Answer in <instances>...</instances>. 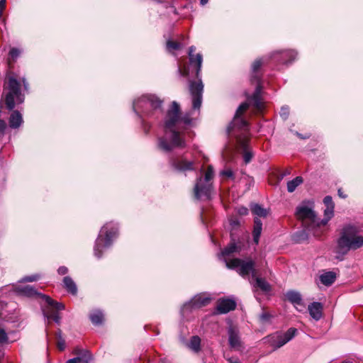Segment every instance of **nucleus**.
I'll return each instance as SVG.
<instances>
[{"label": "nucleus", "instance_id": "44", "mask_svg": "<svg viewBox=\"0 0 363 363\" xmlns=\"http://www.w3.org/2000/svg\"><path fill=\"white\" fill-rule=\"evenodd\" d=\"M220 175L222 176H225L228 178H230L232 179H235V177H234V173L233 172L228 169H225V170H223L220 172Z\"/></svg>", "mask_w": 363, "mask_h": 363}, {"label": "nucleus", "instance_id": "26", "mask_svg": "<svg viewBox=\"0 0 363 363\" xmlns=\"http://www.w3.org/2000/svg\"><path fill=\"white\" fill-rule=\"evenodd\" d=\"M333 216L334 208L326 207L324 211V218L321 219L317 217V228L327 225L328 221L333 217Z\"/></svg>", "mask_w": 363, "mask_h": 363}, {"label": "nucleus", "instance_id": "43", "mask_svg": "<svg viewBox=\"0 0 363 363\" xmlns=\"http://www.w3.org/2000/svg\"><path fill=\"white\" fill-rule=\"evenodd\" d=\"M8 342V335L6 331L0 328V342L6 343Z\"/></svg>", "mask_w": 363, "mask_h": 363}, {"label": "nucleus", "instance_id": "48", "mask_svg": "<svg viewBox=\"0 0 363 363\" xmlns=\"http://www.w3.org/2000/svg\"><path fill=\"white\" fill-rule=\"evenodd\" d=\"M178 71L181 74V75L184 77H188L190 74V68L189 67H184L183 69L181 68L178 69Z\"/></svg>", "mask_w": 363, "mask_h": 363}, {"label": "nucleus", "instance_id": "54", "mask_svg": "<svg viewBox=\"0 0 363 363\" xmlns=\"http://www.w3.org/2000/svg\"><path fill=\"white\" fill-rule=\"evenodd\" d=\"M5 0H1L0 1V17L2 15V11L4 10L5 7Z\"/></svg>", "mask_w": 363, "mask_h": 363}, {"label": "nucleus", "instance_id": "46", "mask_svg": "<svg viewBox=\"0 0 363 363\" xmlns=\"http://www.w3.org/2000/svg\"><path fill=\"white\" fill-rule=\"evenodd\" d=\"M6 306V303L0 298V319L4 318V310Z\"/></svg>", "mask_w": 363, "mask_h": 363}, {"label": "nucleus", "instance_id": "21", "mask_svg": "<svg viewBox=\"0 0 363 363\" xmlns=\"http://www.w3.org/2000/svg\"><path fill=\"white\" fill-rule=\"evenodd\" d=\"M263 63H264L263 59L260 58V59H257V60H255V62L252 65V75L251 77V82L252 83H255L256 86H258V84L259 86H262L261 83H260L259 75L257 74V71L259 69V68L261 67V66L262 65Z\"/></svg>", "mask_w": 363, "mask_h": 363}, {"label": "nucleus", "instance_id": "29", "mask_svg": "<svg viewBox=\"0 0 363 363\" xmlns=\"http://www.w3.org/2000/svg\"><path fill=\"white\" fill-rule=\"evenodd\" d=\"M250 210L252 211V213L256 217H262L266 218L268 214V211L263 208L261 205L258 203H252L250 206Z\"/></svg>", "mask_w": 363, "mask_h": 363}, {"label": "nucleus", "instance_id": "5", "mask_svg": "<svg viewBox=\"0 0 363 363\" xmlns=\"http://www.w3.org/2000/svg\"><path fill=\"white\" fill-rule=\"evenodd\" d=\"M118 233V225L113 222L107 223L100 230L96 239L94 254L98 259L103 256L104 251L109 249Z\"/></svg>", "mask_w": 363, "mask_h": 363}, {"label": "nucleus", "instance_id": "45", "mask_svg": "<svg viewBox=\"0 0 363 363\" xmlns=\"http://www.w3.org/2000/svg\"><path fill=\"white\" fill-rule=\"evenodd\" d=\"M6 128V123L4 120L0 119V136L4 135Z\"/></svg>", "mask_w": 363, "mask_h": 363}, {"label": "nucleus", "instance_id": "51", "mask_svg": "<svg viewBox=\"0 0 363 363\" xmlns=\"http://www.w3.org/2000/svg\"><path fill=\"white\" fill-rule=\"evenodd\" d=\"M295 134L301 139H303V140H306V139H308L310 138L311 137V134L310 133H307L306 135H303L301 133H299L298 132H296Z\"/></svg>", "mask_w": 363, "mask_h": 363}, {"label": "nucleus", "instance_id": "57", "mask_svg": "<svg viewBox=\"0 0 363 363\" xmlns=\"http://www.w3.org/2000/svg\"><path fill=\"white\" fill-rule=\"evenodd\" d=\"M23 86H24L25 90L27 91L28 89V83L26 82V80L25 79H23Z\"/></svg>", "mask_w": 363, "mask_h": 363}, {"label": "nucleus", "instance_id": "14", "mask_svg": "<svg viewBox=\"0 0 363 363\" xmlns=\"http://www.w3.org/2000/svg\"><path fill=\"white\" fill-rule=\"evenodd\" d=\"M212 190V183L203 181V178L200 177L197 179L194 188V197L197 200L210 199Z\"/></svg>", "mask_w": 363, "mask_h": 363}, {"label": "nucleus", "instance_id": "40", "mask_svg": "<svg viewBox=\"0 0 363 363\" xmlns=\"http://www.w3.org/2000/svg\"><path fill=\"white\" fill-rule=\"evenodd\" d=\"M21 50L18 48H13L10 50L9 55L13 60H16L21 55Z\"/></svg>", "mask_w": 363, "mask_h": 363}, {"label": "nucleus", "instance_id": "24", "mask_svg": "<svg viewBox=\"0 0 363 363\" xmlns=\"http://www.w3.org/2000/svg\"><path fill=\"white\" fill-rule=\"evenodd\" d=\"M63 287L66 291L72 295H77V286L76 283L74 281L72 277L69 276L65 277L62 280Z\"/></svg>", "mask_w": 363, "mask_h": 363}, {"label": "nucleus", "instance_id": "52", "mask_svg": "<svg viewBox=\"0 0 363 363\" xmlns=\"http://www.w3.org/2000/svg\"><path fill=\"white\" fill-rule=\"evenodd\" d=\"M228 363H241L238 358L229 357L227 359Z\"/></svg>", "mask_w": 363, "mask_h": 363}, {"label": "nucleus", "instance_id": "17", "mask_svg": "<svg viewBox=\"0 0 363 363\" xmlns=\"http://www.w3.org/2000/svg\"><path fill=\"white\" fill-rule=\"evenodd\" d=\"M285 296L287 300L291 303L298 311V306L305 307L301 294L298 291L289 290L286 293ZM299 311H301V310H299Z\"/></svg>", "mask_w": 363, "mask_h": 363}, {"label": "nucleus", "instance_id": "58", "mask_svg": "<svg viewBox=\"0 0 363 363\" xmlns=\"http://www.w3.org/2000/svg\"><path fill=\"white\" fill-rule=\"evenodd\" d=\"M57 337L58 340H60L61 338H62V330L60 329H59L58 331L57 332Z\"/></svg>", "mask_w": 363, "mask_h": 363}, {"label": "nucleus", "instance_id": "35", "mask_svg": "<svg viewBox=\"0 0 363 363\" xmlns=\"http://www.w3.org/2000/svg\"><path fill=\"white\" fill-rule=\"evenodd\" d=\"M22 115H11L9 118V126L11 128H18L23 123Z\"/></svg>", "mask_w": 363, "mask_h": 363}, {"label": "nucleus", "instance_id": "56", "mask_svg": "<svg viewBox=\"0 0 363 363\" xmlns=\"http://www.w3.org/2000/svg\"><path fill=\"white\" fill-rule=\"evenodd\" d=\"M337 193L338 196L341 198L345 199L347 197V196L342 192L341 189H338Z\"/></svg>", "mask_w": 363, "mask_h": 363}, {"label": "nucleus", "instance_id": "42", "mask_svg": "<svg viewBox=\"0 0 363 363\" xmlns=\"http://www.w3.org/2000/svg\"><path fill=\"white\" fill-rule=\"evenodd\" d=\"M323 203L328 208H335V204L333 201V198L330 196H325V198L323 199Z\"/></svg>", "mask_w": 363, "mask_h": 363}, {"label": "nucleus", "instance_id": "7", "mask_svg": "<svg viewBox=\"0 0 363 363\" xmlns=\"http://www.w3.org/2000/svg\"><path fill=\"white\" fill-rule=\"evenodd\" d=\"M313 208V201H303L296 208V218L301 220L303 227L307 228L308 231L317 228V215Z\"/></svg>", "mask_w": 363, "mask_h": 363}, {"label": "nucleus", "instance_id": "11", "mask_svg": "<svg viewBox=\"0 0 363 363\" xmlns=\"http://www.w3.org/2000/svg\"><path fill=\"white\" fill-rule=\"evenodd\" d=\"M18 294L26 297H40L49 306H53L57 310H64L65 305L52 299L49 296L38 292L33 286L26 285L16 288Z\"/></svg>", "mask_w": 363, "mask_h": 363}, {"label": "nucleus", "instance_id": "2", "mask_svg": "<svg viewBox=\"0 0 363 363\" xmlns=\"http://www.w3.org/2000/svg\"><path fill=\"white\" fill-rule=\"evenodd\" d=\"M244 116L234 115L226 133L229 137L235 139L237 147L243 150V160L247 164L252 158V153L249 151L250 124Z\"/></svg>", "mask_w": 363, "mask_h": 363}, {"label": "nucleus", "instance_id": "3", "mask_svg": "<svg viewBox=\"0 0 363 363\" xmlns=\"http://www.w3.org/2000/svg\"><path fill=\"white\" fill-rule=\"evenodd\" d=\"M195 50L194 46H191L189 49L190 66L191 67H194L195 77L197 79L196 81H189V91L192 96L193 108L196 111H199L201 106L203 84L200 76L203 57L200 53L194 55Z\"/></svg>", "mask_w": 363, "mask_h": 363}, {"label": "nucleus", "instance_id": "53", "mask_svg": "<svg viewBox=\"0 0 363 363\" xmlns=\"http://www.w3.org/2000/svg\"><path fill=\"white\" fill-rule=\"evenodd\" d=\"M230 223L232 226H239L240 220L238 219H232L230 220Z\"/></svg>", "mask_w": 363, "mask_h": 363}, {"label": "nucleus", "instance_id": "12", "mask_svg": "<svg viewBox=\"0 0 363 363\" xmlns=\"http://www.w3.org/2000/svg\"><path fill=\"white\" fill-rule=\"evenodd\" d=\"M262 89V86L258 84L253 95L248 98L246 101L240 104L235 113H243L249 108L250 106H253L257 110H262L264 105L261 99Z\"/></svg>", "mask_w": 363, "mask_h": 363}, {"label": "nucleus", "instance_id": "59", "mask_svg": "<svg viewBox=\"0 0 363 363\" xmlns=\"http://www.w3.org/2000/svg\"><path fill=\"white\" fill-rule=\"evenodd\" d=\"M77 359H74V358L68 359L66 363H77Z\"/></svg>", "mask_w": 363, "mask_h": 363}, {"label": "nucleus", "instance_id": "33", "mask_svg": "<svg viewBox=\"0 0 363 363\" xmlns=\"http://www.w3.org/2000/svg\"><path fill=\"white\" fill-rule=\"evenodd\" d=\"M239 251V247L235 242H230L220 252L223 257L230 256L233 253Z\"/></svg>", "mask_w": 363, "mask_h": 363}, {"label": "nucleus", "instance_id": "19", "mask_svg": "<svg viewBox=\"0 0 363 363\" xmlns=\"http://www.w3.org/2000/svg\"><path fill=\"white\" fill-rule=\"evenodd\" d=\"M59 311L60 310H57L53 306H49L48 305V307L43 308L44 318L46 319L48 323L50 320H52L57 324H60L61 317L58 313Z\"/></svg>", "mask_w": 363, "mask_h": 363}, {"label": "nucleus", "instance_id": "16", "mask_svg": "<svg viewBox=\"0 0 363 363\" xmlns=\"http://www.w3.org/2000/svg\"><path fill=\"white\" fill-rule=\"evenodd\" d=\"M236 302L232 298H223L219 301L217 306V311L219 313L224 314L231 311H233L236 308Z\"/></svg>", "mask_w": 363, "mask_h": 363}, {"label": "nucleus", "instance_id": "55", "mask_svg": "<svg viewBox=\"0 0 363 363\" xmlns=\"http://www.w3.org/2000/svg\"><path fill=\"white\" fill-rule=\"evenodd\" d=\"M281 111L283 112V113L289 111V107L288 106H283L281 107Z\"/></svg>", "mask_w": 363, "mask_h": 363}, {"label": "nucleus", "instance_id": "25", "mask_svg": "<svg viewBox=\"0 0 363 363\" xmlns=\"http://www.w3.org/2000/svg\"><path fill=\"white\" fill-rule=\"evenodd\" d=\"M336 277V273L329 271L320 274L319 279L323 285L330 286L335 281Z\"/></svg>", "mask_w": 363, "mask_h": 363}, {"label": "nucleus", "instance_id": "4", "mask_svg": "<svg viewBox=\"0 0 363 363\" xmlns=\"http://www.w3.org/2000/svg\"><path fill=\"white\" fill-rule=\"evenodd\" d=\"M359 228L351 224L345 225L337 239L339 252L346 255L350 250H355L363 246V236L359 235Z\"/></svg>", "mask_w": 363, "mask_h": 363}, {"label": "nucleus", "instance_id": "6", "mask_svg": "<svg viewBox=\"0 0 363 363\" xmlns=\"http://www.w3.org/2000/svg\"><path fill=\"white\" fill-rule=\"evenodd\" d=\"M4 89V104L8 111H12L16 105L24 101V94L21 92L20 82L13 76L8 77Z\"/></svg>", "mask_w": 363, "mask_h": 363}, {"label": "nucleus", "instance_id": "32", "mask_svg": "<svg viewBox=\"0 0 363 363\" xmlns=\"http://www.w3.org/2000/svg\"><path fill=\"white\" fill-rule=\"evenodd\" d=\"M296 52L294 50H286L281 52V61L283 63L288 64L296 59Z\"/></svg>", "mask_w": 363, "mask_h": 363}, {"label": "nucleus", "instance_id": "41", "mask_svg": "<svg viewBox=\"0 0 363 363\" xmlns=\"http://www.w3.org/2000/svg\"><path fill=\"white\" fill-rule=\"evenodd\" d=\"M259 320L262 323H267L270 320L272 315L267 312H262L259 316Z\"/></svg>", "mask_w": 363, "mask_h": 363}, {"label": "nucleus", "instance_id": "30", "mask_svg": "<svg viewBox=\"0 0 363 363\" xmlns=\"http://www.w3.org/2000/svg\"><path fill=\"white\" fill-rule=\"evenodd\" d=\"M253 279L255 280V286L260 289L262 291L269 292L271 291L270 284L264 279L256 276Z\"/></svg>", "mask_w": 363, "mask_h": 363}, {"label": "nucleus", "instance_id": "22", "mask_svg": "<svg viewBox=\"0 0 363 363\" xmlns=\"http://www.w3.org/2000/svg\"><path fill=\"white\" fill-rule=\"evenodd\" d=\"M75 353L77 356L74 357V359H77V363H90L92 360V355L89 350H83L77 348Z\"/></svg>", "mask_w": 363, "mask_h": 363}, {"label": "nucleus", "instance_id": "20", "mask_svg": "<svg viewBox=\"0 0 363 363\" xmlns=\"http://www.w3.org/2000/svg\"><path fill=\"white\" fill-rule=\"evenodd\" d=\"M228 342L232 348H235L240 346L241 342L239 335V331L233 327H230L228 330Z\"/></svg>", "mask_w": 363, "mask_h": 363}, {"label": "nucleus", "instance_id": "34", "mask_svg": "<svg viewBox=\"0 0 363 363\" xmlns=\"http://www.w3.org/2000/svg\"><path fill=\"white\" fill-rule=\"evenodd\" d=\"M303 178L301 177H296L294 179L287 182V191L292 193L295 191L298 186L303 183Z\"/></svg>", "mask_w": 363, "mask_h": 363}, {"label": "nucleus", "instance_id": "60", "mask_svg": "<svg viewBox=\"0 0 363 363\" xmlns=\"http://www.w3.org/2000/svg\"><path fill=\"white\" fill-rule=\"evenodd\" d=\"M208 0H200V3L201 5H205L208 3Z\"/></svg>", "mask_w": 363, "mask_h": 363}, {"label": "nucleus", "instance_id": "8", "mask_svg": "<svg viewBox=\"0 0 363 363\" xmlns=\"http://www.w3.org/2000/svg\"><path fill=\"white\" fill-rule=\"evenodd\" d=\"M226 267L230 269H235L243 278L254 279L257 276V270L255 269V262L250 259H242L240 258H234L230 261L224 259Z\"/></svg>", "mask_w": 363, "mask_h": 363}, {"label": "nucleus", "instance_id": "49", "mask_svg": "<svg viewBox=\"0 0 363 363\" xmlns=\"http://www.w3.org/2000/svg\"><path fill=\"white\" fill-rule=\"evenodd\" d=\"M57 347L59 350L63 351L65 349V341L63 338H61L60 340H58L57 342Z\"/></svg>", "mask_w": 363, "mask_h": 363}, {"label": "nucleus", "instance_id": "1", "mask_svg": "<svg viewBox=\"0 0 363 363\" xmlns=\"http://www.w3.org/2000/svg\"><path fill=\"white\" fill-rule=\"evenodd\" d=\"M191 115H167L164 118V135L158 139V147L169 152L174 148H184V132L191 124Z\"/></svg>", "mask_w": 363, "mask_h": 363}, {"label": "nucleus", "instance_id": "38", "mask_svg": "<svg viewBox=\"0 0 363 363\" xmlns=\"http://www.w3.org/2000/svg\"><path fill=\"white\" fill-rule=\"evenodd\" d=\"M179 111H180L179 104L176 101H173L171 104V105L166 113H179Z\"/></svg>", "mask_w": 363, "mask_h": 363}, {"label": "nucleus", "instance_id": "61", "mask_svg": "<svg viewBox=\"0 0 363 363\" xmlns=\"http://www.w3.org/2000/svg\"><path fill=\"white\" fill-rule=\"evenodd\" d=\"M13 113H16V114H18L20 113L18 111H14Z\"/></svg>", "mask_w": 363, "mask_h": 363}, {"label": "nucleus", "instance_id": "36", "mask_svg": "<svg viewBox=\"0 0 363 363\" xmlns=\"http://www.w3.org/2000/svg\"><path fill=\"white\" fill-rule=\"evenodd\" d=\"M182 47L181 44L177 42H174L170 40L167 41V49L169 52L179 50Z\"/></svg>", "mask_w": 363, "mask_h": 363}, {"label": "nucleus", "instance_id": "27", "mask_svg": "<svg viewBox=\"0 0 363 363\" xmlns=\"http://www.w3.org/2000/svg\"><path fill=\"white\" fill-rule=\"evenodd\" d=\"M89 319L93 325H101L104 322L103 311L99 309H95L89 314Z\"/></svg>", "mask_w": 363, "mask_h": 363}, {"label": "nucleus", "instance_id": "10", "mask_svg": "<svg viewBox=\"0 0 363 363\" xmlns=\"http://www.w3.org/2000/svg\"><path fill=\"white\" fill-rule=\"evenodd\" d=\"M163 103L164 101L158 96L153 94H145L135 99L133 101V106L136 113L143 110L147 105L153 111H161Z\"/></svg>", "mask_w": 363, "mask_h": 363}, {"label": "nucleus", "instance_id": "47", "mask_svg": "<svg viewBox=\"0 0 363 363\" xmlns=\"http://www.w3.org/2000/svg\"><path fill=\"white\" fill-rule=\"evenodd\" d=\"M238 213L240 216H247L249 213V210L247 207L240 206L238 209Z\"/></svg>", "mask_w": 363, "mask_h": 363}, {"label": "nucleus", "instance_id": "31", "mask_svg": "<svg viewBox=\"0 0 363 363\" xmlns=\"http://www.w3.org/2000/svg\"><path fill=\"white\" fill-rule=\"evenodd\" d=\"M189 347L194 352H199L201 350V338L198 335H194L191 337Z\"/></svg>", "mask_w": 363, "mask_h": 363}, {"label": "nucleus", "instance_id": "23", "mask_svg": "<svg viewBox=\"0 0 363 363\" xmlns=\"http://www.w3.org/2000/svg\"><path fill=\"white\" fill-rule=\"evenodd\" d=\"M262 230V220L255 217L254 218V227L252 230L253 241L256 245L259 244V238Z\"/></svg>", "mask_w": 363, "mask_h": 363}, {"label": "nucleus", "instance_id": "18", "mask_svg": "<svg viewBox=\"0 0 363 363\" xmlns=\"http://www.w3.org/2000/svg\"><path fill=\"white\" fill-rule=\"evenodd\" d=\"M308 310L313 319L318 321L323 317V305L320 302L314 301L308 305Z\"/></svg>", "mask_w": 363, "mask_h": 363}, {"label": "nucleus", "instance_id": "50", "mask_svg": "<svg viewBox=\"0 0 363 363\" xmlns=\"http://www.w3.org/2000/svg\"><path fill=\"white\" fill-rule=\"evenodd\" d=\"M68 272V268L65 266H61L57 269V273L60 275H65Z\"/></svg>", "mask_w": 363, "mask_h": 363}, {"label": "nucleus", "instance_id": "28", "mask_svg": "<svg viewBox=\"0 0 363 363\" xmlns=\"http://www.w3.org/2000/svg\"><path fill=\"white\" fill-rule=\"evenodd\" d=\"M308 230L307 228H303V230H298L292 235V240L296 243H302L308 239Z\"/></svg>", "mask_w": 363, "mask_h": 363}, {"label": "nucleus", "instance_id": "39", "mask_svg": "<svg viewBox=\"0 0 363 363\" xmlns=\"http://www.w3.org/2000/svg\"><path fill=\"white\" fill-rule=\"evenodd\" d=\"M213 168L212 166H208L206 173L205 177L203 178V181L211 182L213 177Z\"/></svg>", "mask_w": 363, "mask_h": 363}, {"label": "nucleus", "instance_id": "9", "mask_svg": "<svg viewBox=\"0 0 363 363\" xmlns=\"http://www.w3.org/2000/svg\"><path fill=\"white\" fill-rule=\"evenodd\" d=\"M298 330L295 328H289L285 333L276 332L267 336L266 342L276 350L291 340L297 334Z\"/></svg>", "mask_w": 363, "mask_h": 363}, {"label": "nucleus", "instance_id": "15", "mask_svg": "<svg viewBox=\"0 0 363 363\" xmlns=\"http://www.w3.org/2000/svg\"><path fill=\"white\" fill-rule=\"evenodd\" d=\"M171 167L177 172H185L194 169V163L191 161L171 158L169 160Z\"/></svg>", "mask_w": 363, "mask_h": 363}, {"label": "nucleus", "instance_id": "13", "mask_svg": "<svg viewBox=\"0 0 363 363\" xmlns=\"http://www.w3.org/2000/svg\"><path fill=\"white\" fill-rule=\"evenodd\" d=\"M211 301V298L203 294H197L189 301L185 303L181 308L180 313L182 317L186 315L192 309L199 308L208 305Z\"/></svg>", "mask_w": 363, "mask_h": 363}, {"label": "nucleus", "instance_id": "37", "mask_svg": "<svg viewBox=\"0 0 363 363\" xmlns=\"http://www.w3.org/2000/svg\"><path fill=\"white\" fill-rule=\"evenodd\" d=\"M40 278V275L38 274H33L30 276L23 277L19 281L20 282H33L38 281Z\"/></svg>", "mask_w": 363, "mask_h": 363}]
</instances>
